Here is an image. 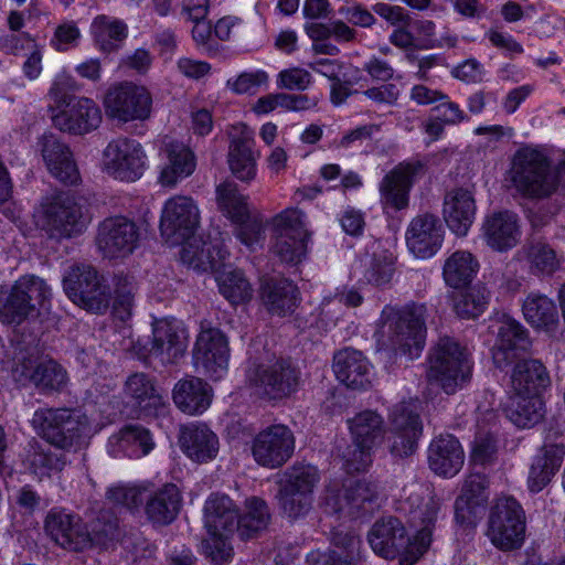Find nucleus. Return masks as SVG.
<instances>
[{
	"label": "nucleus",
	"instance_id": "f257e3e1",
	"mask_svg": "<svg viewBox=\"0 0 565 565\" xmlns=\"http://www.w3.org/2000/svg\"><path fill=\"white\" fill-rule=\"evenodd\" d=\"M439 511V501L428 494L423 507L418 505L412 513L415 520H419L423 527L415 536V543L411 542L404 524L394 516L383 518L371 527L367 541L377 555L384 558H395L403 553L423 554L431 541V529Z\"/></svg>",
	"mask_w": 565,
	"mask_h": 565
},
{
	"label": "nucleus",
	"instance_id": "f03ea898",
	"mask_svg": "<svg viewBox=\"0 0 565 565\" xmlns=\"http://www.w3.org/2000/svg\"><path fill=\"white\" fill-rule=\"evenodd\" d=\"M107 498L130 511L142 508L147 520L156 526L171 524L182 507V494L173 483H166L161 488H156L151 482L118 484L108 489Z\"/></svg>",
	"mask_w": 565,
	"mask_h": 565
},
{
	"label": "nucleus",
	"instance_id": "7ed1b4c3",
	"mask_svg": "<svg viewBox=\"0 0 565 565\" xmlns=\"http://www.w3.org/2000/svg\"><path fill=\"white\" fill-rule=\"evenodd\" d=\"M31 422L49 444L64 450L85 445L93 435L92 422L79 408H40Z\"/></svg>",
	"mask_w": 565,
	"mask_h": 565
},
{
	"label": "nucleus",
	"instance_id": "20e7f679",
	"mask_svg": "<svg viewBox=\"0 0 565 565\" xmlns=\"http://www.w3.org/2000/svg\"><path fill=\"white\" fill-rule=\"evenodd\" d=\"M471 376L472 364L467 349L451 338H441L429 356L428 383L452 395L463 388Z\"/></svg>",
	"mask_w": 565,
	"mask_h": 565
},
{
	"label": "nucleus",
	"instance_id": "39448f33",
	"mask_svg": "<svg viewBox=\"0 0 565 565\" xmlns=\"http://www.w3.org/2000/svg\"><path fill=\"white\" fill-rule=\"evenodd\" d=\"M511 180L521 194L531 199L550 198L559 185L558 173L547 157L531 148H522L514 154Z\"/></svg>",
	"mask_w": 565,
	"mask_h": 565
},
{
	"label": "nucleus",
	"instance_id": "423d86ee",
	"mask_svg": "<svg viewBox=\"0 0 565 565\" xmlns=\"http://www.w3.org/2000/svg\"><path fill=\"white\" fill-rule=\"evenodd\" d=\"M88 223L84 206L66 193L52 195L42 202L38 224L51 238L77 236Z\"/></svg>",
	"mask_w": 565,
	"mask_h": 565
},
{
	"label": "nucleus",
	"instance_id": "0eeeda50",
	"mask_svg": "<svg viewBox=\"0 0 565 565\" xmlns=\"http://www.w3.org/2000/svg\"><path fill=\"white\" fill-rule=\"evenodd\" d=\"M51 297L45 281L34 275L20 277L0 300V320L7 324H20L36 316Z\"/></svg>",
	"mask_w": 565,
	"mask_h": 565
},
{
	"label": "nucleus",
	"instance_id": "6e6552de",
	"mask_svg": "<svg viewBox=\"0 0 565 565\" xmlns=\"http://www.w3.org/2000/svg\"><path fill=\"white\" fill-rule=\"evenodd\" d=\"M63 288L75 305L87 311L104 313L109 308V287L92 265L71 266L63 277Z\"/></svg>",
	"mask_w": 565,
	"mask_h": 565
},
{
	"label": "nucleus",
	"instance_id": "1a4fd4ad",
	"mask_svg": "<svg viewBox=\"0 0 565 565\" xmlns=\"http://www.w3.org/2000/svg\"><path fill=\"white\" fill-rule=\"evenodd\" d=\"M300 382L299 370L289 360L268 364H252L246 371V383L256 395L268 401L282 399L294 394Z\"/></svg>",
	"mask_w": 565,
	"mask_h": 565
},
{
	"label": "nucleus",
	"instance_id": "9d476101",
	"mask_svg": "<svg viewBox=\"0 0 565 565\" xmlns=\"http://www.w3.org/2000/svg\"><path fill=\"white\" fill-rule=\"evenodd\" d=\"M352 445L343 454L350 470H365L372 459V450L382 441L385 433L384 420L373 411H363L348 419Z\"/></svg>",
	"mask_w": 565,
	"mask_h": 565
},
{
	"label": "nucleus",
	"instance_id": "9b49d317",
	"mask_svg": "<svg viewBox=\"0 0 565 565\" xmlns=\"http://www.w3.org/2000/svg\"><path fill=\"white\" fill-rule=\"evenodd\" d=\"M487 535L502 551H511L522 545L525 514L514 498L501 497L495 500L490 510Z\"/></svg>",
	"mask_w": 565,
	"mask_h": 565
},
{
	"label": "nucleus",
	"instance_id": "f8f14e48",
	"mask_svg": "<svg viewBox=\"0 0 565 565\" xmlns=\"http://www.w3.org/2000/svg\"><path fill=\"white\" fill-rule=\"evenodd\" d=\"M139 347L138 355L143 360L156 361L161 365L175 364L185 353L188 334L175 319H160L152 323V339Z\"/></svg>",
	"mask_w": 565,
	"mask_h": 565
},
{
	"label": "nucleus",
	"instance_id": "ddd939ff",
	"mask_svg": "<svg viewBox=\"0 0 565 565\" xmlns=\"http://www.w3.org/2000/svg\"><path fill=\"white\" fill-rule=\"evenodd\" d=\"M104 107L107 117L119 122L146 120L152 110V95L146 86L121 82L107 90Z\"/></svg>",
	"mask_w": 565,
	"mask_h": 565
},
{
	"label": "nucleus",
	"instance_id": "4468645a",
	"mask_svg": "<svg viewBox=\"0 0 565 565\" xmlns=\"http://www.w3.org/2000/svg\"><path fill=\"white\" fill-rule=\"evenodd\" d=\"M276 242L274 253L281 262L298 264L307 253L310 233L306 228V215L298 209H287L275 218Z\"/></svg>",
	"mask_w": 565,
	"mask_h": 565
},
{
	"label": "nucleus",
	"instance_id": "2eb2a0df",
	"mask_svg": "<svg viewBox=\"0 0 565 565\" xmlns=\"http://www.w3.org/2000/svg\"><path fill=\"white\" fill-rule=\"evenodd\" d=\"M200 225V211L191 196L174 195L166 201L160 231L171 245L183 244L191 238Z\"/></svg>",
	"mask_w": 565,
	"mask_h": 565
},
{
	"label": "nucleus",
	"instance_id": "dca6fc26",
	"mask_svg": "<svg viewBox=\"0 0 565 565\" xmlns=\"http://www.w3.org/2000/svg\"><path fill=\"white\" fill-rule=\"evenodd\" d=\"M296 446L291 429L282 424H275L260 430L252 444L254 460L262 467L276 469L284 466L294 455Z\"/></svg>",
	"mask_w": 565,
	"mask_h": 565
},
{
	"label": "nucleus",
	"instance_id": "f3484780",
	"mask_svg": "<svg viewBox=\"0 0 565 565\" xmlns=\"http://www.w3.org/2000/svg\"><path fill=\"white\" fill-rule=\"evenodd\" d=\"M103 156L104 170L121 181L134 182L142 177L146 169V154L142 146L134 139L111 140Z\"/></svg>",
	"mask_w": 565,
	"mask_h": 565
},
{
	"label": "nucleus",
	"instance_id": "a211bd4d",
	"mask_svg": "<svg viewBox=\"0 0 565 565\" xmlns=\"http://www.w3.org/2000/svg\"><path fill=\"white\" fill-rule=\"evenodd\" d=\"M140 232L137 224L125 217L105 218L98 226L96 245L106 258H124L137 248Z\"/></svg>",
	"mask_w": 565,
	"mask_h": 565
},
{
	"label": "nucleus",
	"instance_id": "6ab92c4d",
	"mask_svg": "<svg viewBox=\"0 0 565 565\" xmlns=\"http://www.w3.org/2000/svg\"><path fill=\"white\" fill-rule=\"evenodd\" d=\"M230 348L225 334L215 328L202 330L198 335L193 363L196 371L212 380H218L227 370Z\"/></svg>",
	"mask_w": 565,
	"mask_h": 565
},
{
	"label": "nucleus",
	"instance_id": "aec40b11",
	"mask_svg": "<svg viewBox=\"0 0 565 565\" xmlns=\"http://www.w3.org/2000/svg\"><path fill=\"white\" fill-rule=\"evenodd\" d=\"M564 456L565 437L563 433L559 429H550L529 472L527 486L531 492H540L551 482L561 468Z\"/></svg>",
	"mask_w": 565,
	"mask_h": 565
},
{
	"label": "nucleus",
	"instance_id": "412c9836",
	"mask_svg": "<svg viewBox=\"0 0 565 565\" xmlns=\"http://www.w3.org/2000/svg\"><path fill=\"white\" fill-rule=\"evenodd\" d=\"M426 307L424 305H411L398 312L390 322L392 344L403 353H411L413 349L418 352L425 342Z\"/></svg>",
	"mask_w": 565,
	"mask_h": 565
},
{
	"label": "nucleus",
	"instance_id": "4be33fe9",
	"mask_svg": "<svg viewBox=\"0 0 565 565\" xmlns=\"http://www.w3.org/2000/svg\"><path fill=\"white\" fill-rule=\"evenodd\" d=\"M531 348L527 330L515 319L503 316L499 321L492 359L497 367L513 363Z\"/></svg>",
	"mask_w": 565,
	"mask_h": 565
},
{
	"label": "nucleus",
	"instance_id": "5701e85b",
	"mask_svg": "<svg viewBox=\"0 0 565 565\" xmlns=\"http://www.w3.org/2000/svg\"><path fill=\"white\" fill-rule=\"evenodd\" d=\"M489 481L484 475L472 473L462 484L455 501L456 523L463 527L475 526L486 511L489 500Z\"/></svg>",
	"mask_w": 565,
	"mask_h": 565
},
{
	"label": "nucleus",
	"instance_id": "b1692460",
	"mask_svg": "<svg viewBox=\"0 0 565 565\" xmlns=\"http://www.w3.org/2000/svg\"><path fill=\"white\" fill-rule=\"evenodd\" d=\"M331 548L312 551L307 555L308 565H361L362 541L350 531L332 527L329 533Z\"/></svg>",
	"mask_w": 565,
	"mask_h": 565
},
{
	"label": "nucleus",
	"instance_id": "393cba45",
	"mask_svg": "<svg viewBox=\"0 0 565 565\" xmlns=\"http://www.w3.org/2000/svg\"><path fill=\"white\" fill-rule=\"evenodd\" d=\"M423 171L424 164L420 161L397 164L380 184L382 205L396 211L405 209L408 205V193L413 182Z\"/></svg>",
	"mask_w": 565,
	"mask_h": 565
},
{
	"label": "nucleus",
	"instance_id": "a878e982",
	"mask_svg": "<svg viewBox=\"0 0 565 565\" xmlns=\"http://www.w3.org/2000/svg\"><path fill=\"white\" fill-rule=\"evenodd\" d=\"M38 146L49 172L64 184L74 185L81 177L73 153L54 134H44Z\"/></svg>",
	"mask_w": 565,
	"mask_h": 565
},
{
	"label": "nucleus",
	"instance_id": "bb28decb",
	"mask_svg": "<svg viewBox=\"0 0 565 565\" xmlns=\"http://www.w3.org/2000/svg\"><path fill=\"white\" fill-rule=\"evenodd\" d=\"M13 375L19 382L30 381L45 394L63 391L68 382L66 370L51 359L36 363L24 360L14 367Z\"/></svg>",
	"mask_w": 565,
	"mask_h": 565
},
{
	"label": "nucleus",
	"instance_id": "cd10ccee",
	"mask_svg": "<svg viewBox=\"0 0 565 565\" xmlns=\"http://www.w3.org/2000/svg\"><path fill=\"white\" fill-rule=\"evenodd\" d=\"M45 530L63 548L81 552L89 547L88 529L75 515L51 511L45 520Z\"/></svg>",
	"mask_w": 565,
	"mask_h": 565
},
{
	"label": "nucleus",
	"instance_id": "c85d7f7f",
	"mask_svg": "<svg viewBox=\"0 0 565 565\" xmlns=\"http://www.w3.org/2000/svg\"><path fill=\"white\" fill-rule=\"evenodd\" d=\"M482 234L487 245L492 249H511L518 245L521 237L520 218L508 210L492 212L483 220Z\"/></svg>",
	"mask_w": 565,
	"mask_h": 565
},
{
	"label": "nucleus",
	"instance_id": "c756f323",
	"mask_svg": "<svg viewBox=\"0 0 565 565\" xmlns=\"http://www.w3.org/2000/svg\"><path fill=\"white\" fill-rule=\"evenodd\" d=\"M55 128L72 135H84L98 128L102 122V111L97 104L86 97H81L70 108L52 115Z\"/></svg>",
	"mask_w": 565,
	"mask_h": 565
},
{
	"label": "nucleus",
	"instance_id": "7c9ffc66",
	"mask_svg": "<svg viewBox=\"0 0 565 565\" xmlns=\"http://www.w3.org/2000/svg\"><path fill=\"white\" fill-rule=\"evenodd\" d=\"M472 189L455 188L444 198L443 214L447 226L458 236H466L476 216Z\"/></svg>",
	"mask_w": 565,
	"mask_h": 565
},
{
	"label": "nucleus",
	"instance_id": "2f4dec72",
	"mask_svg": "<svg viewBox=\"0 0 565 565\" xmlns=\"http://www.w3.org/2000/svg\"><path fill=\"white\" fill-rule=\"evenodd\" d=\"M124 393L139 409V416L157 417L166 413V397L156 388L153 380L146 373H134L128 376Z\"/></svg>",
	"mask_w": 565,
	"mask_h": 565
},
{
	"label": "nucleus",
	"instance_id": "473e14b6",
	"mask_svg": "<svg viewBox=\"0 0 565 565\" xmlns=\"http://www.w3.org/2000/svg\"><path fill=\"white\" fill-rule=\"evenodd\" d=\"M407 246L418 258H429L437 253L443 242V228L433 214L415 217L407 230Z\"/></svg>",
	"mask_w": 565,
	"mask_h": 565
},
{
	"label": "nucleus",
	"instance_id": "72a5a7b5",
	"mask_svg": "<svg viewBox=\"0 0 565 565\" xmlns=\"http://www.w3.org/2000/svg\"><path fill=\"white\" fill-rule=\"evenodd\" d=\"M427 458L431 471L438 476L451 478L461 470L465 452L455 436L439 435L430 441Z\"/></svg>",
	"mask_w": 565,
	"mask_h": 565
},
{
	"label": "nucleus",
	"instance_id": "f704fd0d",
	"mask_svg": "<svg viewBox=\"0 0 565 565\" xmlns=\"http://www.w3.org/2000/svg\"><path fill=\"white\" fill-rule=\"evenodd\" d=\"M337 379L353 390H365L371 385L372 373L369 361L362 352L345 348L333 356Z\"/></svg>",
	"mask_w": 565,
	"mask_h": 565
},
{
	"label": "nucleus",
	"instance_id": "c9c22d12",
	"mask_svg": "<svg viewBox=\"0 0 565 565\" xmlns=\"http://www.w3.org/2000/svg\"><path fill=\"white\" fill-rule=\"evenodd\" d=\"M180 445L193 461L204 463L218 454V438L206 425H189L181 429Z\"/></svg>",
	"mask_w": 565,
	"mask_h": 565
},
{
	"label": "nucleus",
	"instance_id": "e433bc0d",
	"mask_svg": "<svg viewBox=\"0 0 565 565\" xmlns=\"http://www.w3.org/2000/svg\"><path fill=\"white\" fill-rule=\"evenodd\" d=\"M172 398L177 407L189 415L204 413L212 402V388L200 377L180 380L173 388Z\"/></svg>",
	"mask_w": 565,
	"mask_h": 565
},
{
	"label": "nucleus",
	"instance_id": "4c0bfd02",
	"mask_svg": "<svg viewBox=\"0 0 565 565\" xmlns=\"http://www.w3.org/2000/svg\"><path fill=\"white\" fill-rule=\"evenodd\" d=\"M163 152L166 153L167 163L161 169L159 183L162 186L173 188L193 173L195 157L185 145L179 141L166 142Z\"/></svg>",
	"mask_w": 565,
	"mask_h": 565
},
{
	"label": "nucleus",
	"instance_id": "58836bf2",
	"mask_svg": "<svg viewBox=\"0 0 565 565\" xmlns=\"http://www.w3.org/2000/svg\"><path fill=\"white\" fill-rule=\"evenodd\" d=\"M253 147L252 132L246 129L230 143L227 156L230 170L242 182H250L256 177L258 154L253 151Z\"/></svg>",
	"mask_w": 565,
	"mask_h": 565
},
{
	"label": "nucleus",
	"instance_id": "ea45409f",
	"mask_svg": "<svg viewBox=\"0 0 565 565\" xmlns=\"http://www.w3.org/2000/svg\"><path fill=\"white\" fill-rule=\"evenodd\" d=\"M297 286L286 278L266 279L260 287V297L266 309L271 315L287 316L291 313L298 303Z\"/></svg>",
	"mask_w": 565,
	"mask_h": 565
},
{
	"label": "nucleus",
	"instance_id": "a19ab883",
	"mask_svg": "<svg viewBox=\"0 0 565 565\" xmlns=\"http://www.w3.org/2000/svg\"><path fill=\"white\" fill-rule=\"evenodd\" d=\"M513 391L518 395H540L551 384L545 365L536 359L519 361L511 376Z\"/></svg>",
	"mask_w": 565,
	"mask_h": 565
},
{
	"label": "nucleus",
	"instance_id": "79ce46f5",
	"mask_svg": "<svg viewBox=\"0 0 565 565\" xmlns=\"http://www.w3.org/2000/svg\"><path fill=\"white\" fill-rule=\"evenodd\" d=\"M204 522L209 533L234 532L238 508L224 493H212L204 503Z\"/></svg>",
	"mask_w": 565,
	"mask_h": 565
},
{
	"label": "nucleus",
	"instance_id": "37998d69",
	"mask_svg": "<svg viewBox=\"0 0 565 565\" xmlns=\"http://www.w3.org/2000/svg\"><path fill=\"white\" fill-rule=\"evenodd\" d=\"M114 452H124L130 458H140L148 455L154 448L149 429L140 425H128L110 438Z\"/></svg>",
	"mask_w": 565,
	"mask_h": 565
},
{
	"label": "nucleus",
	"instance_id": "c03bdc74",
	"mask_svg": "<svg viewBox=\"0 0 565 565\" xmlns=\"http://www.w3.org/2000/svg\"><path fill=\"white\" fill-rule=\"evenodd\" d=\"M349 516L352 519L372 514L380 507V490L375 482L362 480H348Z\"/></svg>",
	"mask_w": 565,
	"mask_h": 565
},
{
	"label": "nucleus",
	"instance_id": "a18cd8bd",
	"mask_svg": "<svg viewBox=\"0 0 565 565\" xmlns=\"http://www.w3.org/2000/svg\"><path fill=\"white\" fill-rule=\"evenodd\" d=\"M479 269L477 258L467 250H456L444 264L443 277L445 282L455 289L469 285Z\"/></svg>",
	"mask_w": 565,
	"mask_h": 565
},
{
	"label": "nucleus",
	"instance_id": "49530a36",
	"mask_svg": "<svg viewBox=\"0 0 565 565\" xmlns=\"http://www.w3.org/2000/svg\"><path fill=\"white\" fill-rule=\"evenodd\" d=\"M92 33L100 51L110 53L127 39L128 25L122 20L102 14L94 19Z\"/></svg>",
	"mask_w": 565,
	"mask_h": 565
},
{
	"label": "nucleus",
	"instance_id": "de8ad7c7",
	"mask_svg": "<svg viewBox=\"0 0 565 565\" xmlns=\"http://www.w3.org/2000/svg\"><path fill=\"white\" fill-rule=\"evenodd\" d=\"M525 320L534 328L548 329L558 322L556 305L541 294H530L522 305Z\"/></svg>",
	"mask_w": 565,
	"mask_h": 565
},
{
	"label": "nucleus",
	"instance_id": "09e8293b",
	"mask_svg": "<svg viewBox=\"0 0 565 565\" xmlns=\"http://www.w3.org/2000/svg\"><path fill=\"white\" fill-rule=\"evenodd\" d=\"M270 513L266 502L259 498L246 501V512L239 518L237 514L236 531L242 540H248L267 527Z\"/></svg>",
	"mask_w": 565,
	"mask_h": 565
},
{
	"label": "nucleus",
	"instance_id": "8fccbe9b",
	"mask_svg": "<svg viewBox=\"0 0 565 565\" xmlns=\"http://www.w3.org/2000/svg\"><path fill=\"white\" fill-rule=\"evenodd\" d=\"M522 253L533 273L553 274L559 267V257L556 250L542 239H530Z\"/></svg>",
	"mask_w": 565,
	"mask_h": 565
},
{
	"label": "nucleus",
	"instance_id": "3c124183",
	"mask_svg": "<svg viewBox=\"0 0 565 565\" xmlns=\"http://www.w3.org/2000/svg\"><path fill=\"white\" fill-rule=\"evenodd\" d=\"M216 202L220 211L232 222H243L248 216L246 196L239 193L233 181H224L217 185Z\"/></svg>",
	"mask_w": 565,
	"mask_h": 565
},
{
	"label": "nucleus",
	"instance_id": "603ef678",
	"mask_svg": "<svg viewBox=\"0 0 565 565\" xmlns=\"http://www.w3.org/2000/svg\"><path fill=\"white\" fill-rule=\"evenodd\" d=\"M490 291L486 286L477 284L459 292L454 300V309L462 319H476L488 307Z\"/></svg>",
	"mask_w": 565,
	"mask_h": 565
},
{
	"label": "nucleus",
	"instance_id": "864d4df0",
	"mask_svg": "<svg viewBox=\"0 0 565 565\" xmlns=\"http://www.w3.org/2000/svg\"><path fill=\"white\" fill-rule=\"evenodd\" d=\"M544 416V405L539 395H518L512 398L510 418L522 428L537 424Z\"/></svg>",
	"mask_w": 565,
	"mask_h": 565
},
{
	"label": "nucleus",
	"instance_id": "5fc2aeb1",
	"mask_svg": "<svg viewBox=\"0 0 565 565\" xmlns=\"http://www.w3.org/2000/svg\"><path fill=\"white\" fill-rule=\"evenodd\" d=\"M391 433L422 436L423 423L415 402H401L390 413Z\"/></svg>",
	"mask_w": 565,
	"mask_h": 565
},
{
	"label": "nucleus",
	"instance_id": "6e6d98bb",
	"mask_svg": "<svg viewBox=\"0 0 565 565\" xmlns=\"http://www.w3.org/2000/svg\"><path fill=\"white\" fill-rule=\"evenodd\" d=\"M395 260L388 250L373 253L364 265L363 279L375 287L388 285L395 273Z\"/></svg>",
	"mask_w": 565,
	"mask_h": 565
},
{
	"label": "nucleus",
	"instance_id": "4d7b16f0",
	"mask_svg": "<svg viewBox=\"0 0 565 565\" xmlns=\"http://www.w3.org/2000/svg\"><path fill=\"white\" fill-rule=\"evenodd\" d=\"M220 292L233 305L243 303L252 298L249 281L238 269L223 271L217 277Z\"/></svg>",
	"mask_w": 565,
	"mask_h": 565
},
{
	"label": "nucleus",
	"instance_id": "13d9d810",
	"mask_svg": "<svg viewBox=\"0 0 565 565\" xmlns=\"http://www.w3.org/2000/svg\"><path fill=\"white\" fill-rule=\"evenodd\" d=\"M319 480L320 475L315 466L295 463L285 470L284 477L279 484L287 488H292V490L296 492H302L312 495Z\"/></svg>",
	"mask_w": 565,
	"mask_h": 565
},
{
	"label": "nucleus",
	"instance_id": "bf43d9fd",
	"mask_svg": "<svg viewBox=\"0 0 565 565\" xmlns=\"http://www.w3.org/2000/svg\"><path fill=\"white\" fill-rule=\"evenodd\" d=\"M25 460L32 472L39 477L47 476L53 470H62L65 465L62 455L44 449L35 440L29 444Z\"/></svg>",
	"mask_w": 565,
	"mask_h": 565
},
{
	"label": "nucleus",
	"instance_id": "052dcab7",
	"mask_svg": "<svg viewBox=\"0 0 565 565\" xmlns=\"http://www.w3.org/2000/svg\"><path fill=\"white\" fill-rule=\"evenodd\" d=\"M348 492V481L341 483L337 480H332L326 484L320 497V507L323 512L337 519L348 518L349 507H345V501L349 498Z\"/></svg>",
	"mask_w": 565,
	"mask_h": 565
},
{
	"label": "nucleus",
	"instance_id": "680f3d73",
	"mask_svg": "<svg viewBox=\"0 0 565 565\" xmlns=\"http://www.w3.org/2000/svg\"><path fill=\"white\" fill-rule=\"evenodd\" d=\"M276 498L282 513L292 520L305 516L312 507L311 494L296 492L280 484Z\"/></svg>",
	"mask_w": 565,
	"mask_h": 565
},
{
	"label": "nucleus",
	"instance_id": "e2e57ef3",
	"mask_svg": "<svg viewBox=\"0 0 565 565\" xmlns=\"http://www.w3.org/2000/svg\"><path fill=\"white\" fill-rule=\"evenodd\" d=\"M115 301L114 310L120 320H126L131 315L135 297V281L134 277L122 273L115 275Z\"/></svg>",
	"mask_w": 565,
	"mask_h": 565
},
{
	"label": "nucleus",
	"instance_id": "0e129e2a",
	"mask_svg": "<svg viewBox=\"0 0 565 565\" xmlns=\"http://www.w3.org/2000/svg\"><path fill=\"white\" fill-rule=\"evenodd\" d=\"M232 532L217 531L209 533V539L203 541L204 553L214 564L223 565L230 562L233 548L228 542Z\"/></svg>",
	"mask_w": 565,
	"mask_h": 565
},
{
	"label": "nucleus",
	"instance_id": "69168bd1",
	"mask_svg": "<svg viewBox=\"0 0 565 565\" xmlns=\"http://www.w3.org/2000/svg\"><path fill=\"white\" fill-rule=\"evenodd\" d=\"M119 535L118 524L109 518H97L88 529L89 547L93 545L106 547Z\"/></svg>",
	"mask_w": 565,
	"mask_h": 565
},
{
	"label": "nucleus",
	"instance_id": "338daca9",
	"mask_svg": "<svg viewBox=\"0 0 565 565\" xmlns=\"http://www.w3.org/2000/svg\"><path fill=\"white\" fill-rule=\"evenodd\" d=\"M152 63L153 56L150 51L138 47L120 58L119 68L134 72L138 75H146L150 71Z\"/></svg>",
	"mask_w": 565,
	"mask_h": 565
},
{
	"label": "nucleus",
	"instance_id": "774afa93",
	"mask_svg": "<svg viewBox=\"0 0 565 565\" xmlns=\"http://www.w3.org/2000/svg\"><path fill=\"white\" fill-rule=\"evenodd\" d=\"M235 223L238 224L236 237L247 247L254 248L264 241L265 227L260 220L250 218L248 215L245 221Z\"/></svg>",
	"mask_w": 565,
	"mask_h": 565
}]
</instances>
